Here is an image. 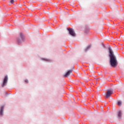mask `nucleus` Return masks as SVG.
<instances>
[{
  "label": "nucleus",
  "instance_id": "nucleus-2",
  "mask_svg": "<svg viewBox=\"0 0 124 124\" xmlns=\"http://www.w3.org/2000/svg\"><path fill=\"white\" fill-rule=\"evenodd\" d=\"M68 31H69V34H70V35H72V36H75L76 34L75 33V32L73 29L69 28L68 29Z\"/></svg>",
  "mask_w": 124,
  "mask_h": 124
},
{
  "label": "nucleus",
  "instance_id": "nucleus-10",
  "mask_svg": "<svg viewBox=\"0 0 124 124\" xmlns=\"http://www.w3.org/2000/svg\"><path fill=\"white\" fill-rule=\"evenodd\" d=\"M117 104L119 106H121L122 105V102L121 101H118Z\"/></svg>",
  "mask_w": 124,
  "mask_h": 124
},
{
  "label": "nucleus",
  "instance_id": "nucleus-5",
  "mask_svg": "<svg viewBox=\"0 0 124 124\" xmlns=\"http://www.w3.org/2000/svg\"><path fill=\"white\" fill-rule=\"evenodd\" d=\"M108 50H109V57H110V58H111L112 57L113 58L114 57H115V55H114V53H113V51H112V49L110 48H109L108 49Z\"/></svg>",
  "mask_w": 124,
  "mask_h": 124
},
{
  "label": "nucleus",
  "instance_id": "nucleus-8",
  "mask_svg": "<svg viewBox=\"0 0 124 124\" xmlns=\"http://www.w3.org/2000/svg\"><path fill=\"white\" fill-rule=\"evenodd\" d=\"M118 117L119 118L122 117V111L121 110L118 111Z\"/></svg>",
  "mask_w": 124,
  "mask_h": 124
},
{
  "label": "nucleus",
  "instance_id": "nucleus-4",
  "mask_svg": "<svg viewBox=\"0 0 124 124\" xmlns=\"http://www.w3.org/2000/svg\"><path fill=\"white\" fill-rule=\"evenodd\" d=\"M113 94V91L112 90H108L107 92L106 97H109L111 95V94Z\"/></svg>",
  "mask_w": 124,
  "mask_h": 124
},
{
  "label": "nucleus",
  "instance_id": "nucleus-7",
  "mask_svg": "<svg viewBox=\"0 0 124 124\" xmlns=\"http://www.w3.org/2000/svg\"><path fill=\"white\" fill-rule=\"evenodd\" d=\"M4 108V106H2L0 109V115H3V109Z\"/></svg>",
  "mask_w": 124,
  "mask_h": 124
},
{
  "label": "nucleus",
  "instance_id": "nucleus-12",
  "mask_svg": "<svg viewBox=\"0 0 124 124\" xmlns=\"http://www.w3.org/2000/svg\"><path fill=\"white\" fill-rule=\"evenodd\" d=\"M25 82L26 83H29V80H28L27 79H26V80H25Z\"/></svg>",
  "mask_w": 124,
  "mask_h": 124
},
{
  "label": "nucleus",
  "instance_id": "nucleus-13",
  "mask_svg": "<svg viewBox=\"0 0 124 124\" xmlns=\"http://www.w3.org/2000/svg\"><path fill=\"white\" fill-rule=\"evenodd\" d=\"M17 42H18V43H20V41L19 39H17Z\"/></svg>",
  "mask_w": 124,
  "mask_h": 124
},
{
  "label": "nucleus",
  "instance_id": "nucleus-11",
  "mask_svg": "<svg viewBox=\"0 0 124 124\" xmlns=\"http://www.w3.org/2000/svg\"><path fill=\"white\" fill-rule=\"evenodd\" d=\"M10 2H11V3H14V0H11Z\"/></svg>",
  "mask_w": 124,
  "mask_h": 124
},
{
  "label": "nucleus",
  "instance_id": "nucleus-9",
  "mask_svg": "<svg viewBox=\"0 0 124 124\" xmlns=\"http://www.w3.org/2000/svg\"><path fill=\"white\" fill-rule=\"evenodd\" d=\"M20 36L22 40H24V36H23V34L22 33H20Z\"/></svg>",
  "mask_w": 124,
  "mask_h": 124
},
{
  "label": "nucleus",
  "instance_id": "nucleus-1",
  "mask_svg": "<svg viewBox=\"0 0 124 124\" xmlns=\"http://www.w3.org/2000/svg\"><path fill=\"white\" fill-rule=\"evenodd\" d=\"M110 63L113 67H116L118 65V61H117L116 56L110 58Z\"/></svg>",
  "mask_w": 124,
  "mask_h": 124
},
{
  "label": "nucleus",
  "instance_id": "nucleus-14",
  "mask_svg": "<svg viewBox=\"0 0 124 124\" xmlns=\"http://www.w3.org/2000/svg\"><path fill=\"white\" fill-rule=\"evenodd\" d=\"M90 48H91V46H88V49H90Z\"/></svg>",
  "mask_w": 124,
  "mask_h": 124
},
{
  "label": "nucleus",
  "instance_id": "nucleus-6",
  "mask_svg": "<svg viewBox=\"0 0 124 124\" xmlns=\"http://www.w3.org/2000/svg\"><path fill=\"white\" fill-rule=\"evenodd\" d=\"M71 73H72V70L68 71L65 75H64V77H68Z\"/></svg>",
  "mask_w": 124,
  "mask_h": 124
},
{
  "label": "nucleus",
  "instance_id": "nucleus-3",
  "mask_svg": "<svg viewBox=\"0 0 124 124\" xmlns=\"http://www.w3.org/2000/svg\"><path fill=\"white\" fill-rule=\"evenodd\" d=\"M8 80V78L7 77V76H5L4 78L3 84L2 85V87H4V86L5 85H6V83H7V80Z\"/></svg>",
  "mask_w": 124,
  "mask_h": 124
}]
</instances>
